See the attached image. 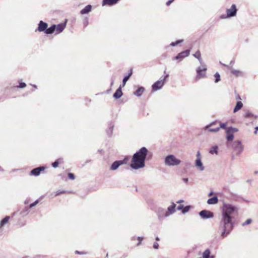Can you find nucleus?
Returning <instances> with one entry per match:
<instances>
[{"instance_id": "obj_1", "label": "nucleus", "mask_w": 258, "mask_h": 258, "mask_svg": "<svg viewBox=\"0 0 258 258\" xmlns=\"http://www.w3.org/2000/svg\"><path fill=\"white\" fill-rule=\"evenodd\" d=\"M147 153V149L145 147H142L133 155L130 167L135 170L144 168Z\"/></svg>"}, {"instance_id": "obj_2", "label": "nucleus", "mask_w": 258, "mask_h": 258, "mask_svg": "<svg viewBox=\"0 0 258 258\" xmlns=\"http://www.w3.org/2000/svg\"><path fill=\"white\" fill-rule=\"evenodd\" d=\"M232 217H226L221 215L219 223V228L221 229V237L223 239L226 237L233 228Z\"/></svg>"}, {"instance_id": "obj_3", "label": "nucleus", "mask_w": 258, "mask_h": 258, "mask_svg": "<svg viewBox=\"0 0 258 258\" xmlns=\"http://www.w3.org/2000/svg\"><path fill=\"white\" fill-rule=\"evenodd\" d=\"M181 162V161L173 154L168 155L164 158V164L167 166H178Z\"/></svg>"}, {"instance_id": "obj_4", "label": "nucleus", "mask_w": 258, "mask_h": 258, "mask_svg": "<svg viewBox=\"0 0 258 258\" xmlns=\"http://www.w3.org/2000/svg\"><path fill=\"white\" fill-rule=\"evenodd\" d=\"M236 210V208L230 204H224L222 208V215L227 217H232L231 215Z\"/></svg>"}, {"instance_id": "obj_5", "label": "nucleus", "mask_w": 258, "mask_h": 258, "mask_svg": "<svg viewBox=\"0 0 258 258\" xmlns=\"http://www.w3.org/2000/svg\"><path fill=\"white\" fill-rule=\"evenodd\" d=\"M237 9L235 4H232L230 9L226 10V14H223L220 16L221 19H225L228 18L233 17L236 15Z\"/></svg>"}, {"instance_id": "obj_6", "label": "nucleus", "mask_w": 258, "mask_h": 258, "mask_svg": "<svg viewBox=\"0 0 258 258\" xmlns=\"http://www.w3.org/2000/svg\"><path fill=\"white\" fill-rule=\"evenodd\" d=\"M232 148L236 152L237 155L240 154L243 150V146L240 141L237 140L233 142Z\"/></svg>"}, {"instance_id": "obj_7", "label": "nucleus", "mask_w": 258, "mask_h": 258, "mask_svg": "<svg viewBox=\"0 0 258 258\" xmlns=\"http://www.w3.org/2000/svg\"><path fill=\"white\" fill-rule=\"evenodd\" d=\"M156 213L159 221H162L165 218L169 217V214L167 213L166 210L163 208H157Z\"/></svg>"}, {"instance_id": "obj_8", "label": "nucleus", "mask_w": 258, "mask_h": 258, "mask_svg": "<svg viewBox=\"0 0 258 258\" xmlns=\"http://www.w3.org/2000/svg\"><path fill=\"white\" fill-rule=\"evenodd\" d=\"M207 71V67L205 64H202V67H198L197 69V77L196 79L199 80L202 78H204L206 76V71Z\"/></svg>"}, {"instance_id": "obj_9", "label": "nucleus", "mask_w": 258, "mask_h": 258, "mask_svg": "<svg viewBox=\"0 0 258 258\" xmlns=\"http://www.w3.org/2000/svg\"><path fill=\"white\" fill-rule=\"evenodd\" d=\"M190 50L188 49H186L184 51H183L180 53H179L176 56L174 57L172 59L173 60H178L179 61L182 60L184 58L188 56L189 54Z\"/></svg>"}, {"instance_id": "obj_10", "label": "nucleus", "mask_w": 258, "mask_h": 258, "mask_svg": "<svg viewBox=\"0 0 258 258\" xmlns=\"http://www.w3.org/2000/svg\"><path fill=\"white\" fill-rule=\"evenodd\" d=\"M200 216L203 219L212 218L214 216L213 213L208 210H202L199 213Z\"/></svg>"}, {"instance_id": "obj_11", "label": "nucleus", "mask_w": 258, "mask_h": 258, "mask_svg": "<svg viewBox=\"0 0 258 258\" xmlns=\"http://www.w3.org/2000/svg\"><path fill=\"white\" fill-rule=\"evenodd\" d=\"M164 81H162L161 80L156 81L152 86V90L153 91H156L161 89L164 85Z\"/></svg>"}, {"instance_id": "obj_12", "label": "nucleus", "mask_w": 258, "mask_h": 258, "mask_svg": "<svg viewBox=\"0 0 258 258\" xmlns=\"http://www.w3.org/2000/svg\"><path fill=\"white\" fill-rule=\"evenodd\" d=\"M125 163L124 160H117L114 161L111 165L110 169L111 170H116L120 165Z\"/></svg>"}, {"instance_id": "obj_13", "label": "nucleus", "mask_w": 258, "mask_h": 258, "mask_svg": "<svg viewBox=\"0 0 258 258\" xmlns=\"http://www.w3.org/2000/svg\"><path fill=\"white\" fill-rule=\"evenodd\" d=\"M45 167L43 166H40L32 169L30 172V175L34 176H38L41 171L44 170Z\"/></svg>"}, {"instance_id": "obj_14", "label": "nucleus", "mask_w": 258, "mask_h": 258, "mask_svg": "<svg viewBox=\"0 0 258 258\" xmlns=\"http://www.w3.org/2000/svg\"><path fill=\"white\" fill-rule=\"evenodd\" d=\"M48 25L46 23L42 21H40L38 24V27L37 30L39 32H45L46 28H47Z\"/></svg>"}, {"instance_id": "obj_15", "label": "nucleus", "mask_w": 258, "mask_h": 258, "mask_svg": "<svg viewBox=\"0 0 258 258\" xmlns=\"http://www.w3.org/2000/svg\"><path fill=\"white\" fill-rule=\"evenodd\" d=\"M196 167L200 169V171H202L204 170L205 167L203 165L201 161V157H198L196 160L195 163Z\"/></svg>"}, {"instance_id": "obj_16", "label": "nucleus", "mask_w": 258, "mask_h": 258, "mask_svg": "<svg viewBox=\"0 0 258 258\" xmlns=\"http://www.w3.org/2000/svg\"><path fill=\"white\" fill-rule=\"evenodd\" d=\"M66 23H60L57 25H55V31L56 34H59L62 32L66 27Z\"/></svg>"}, {"instance_id": "obj_17", "label": "nucleus", "mask_w": 258, "mask_h": 258, "mask_svg": "<svg viewBox=\"0 0 258 258\" xmlns=\"http://www.w3.org/2000/svg\"><path fill=\"white\" fill-rule=\"evenodd\" d=\"M175 207L176 204L174 203H172L171 205L168 207L166 212L167 213L169 214V216L175 212Z\"/></svg>"}, {"instance_id": "obj_18", "label": "nucleus", "mask_w": 258, "mask_h": 258, "mask_svg": "<svg viewBox=\"0 0 258 258\" xmlns=\"http://www.w3.org/2000/svg\"><path fill=\"white\" fill-rule=\"evenodd\" d=\"M216 122H213L212 123H211L210 124L206 125L205 126V128H208V132H217L219 131L220 130V127H216V128H209L210 126H213L214 124H215Z\"/></svg>"}, {"instance_id": "obj_19", "label": "nucleus", "mask_w": 258, "mask_h": 258, "mask_svg": "<svg viewBox=\"0 0 258 258\" xmlns=\"http://www.w3.org/2000/svg\"><path fill=\"white\" fill-rule=\"evenodd\" d=\"M121 85L116 90L115 92L113 94V97L115 99L120 98L122 95V92L121 91Z\"/></svg>"}, {"instance_id": "obj_20", "label": "nucleus", "mask_w": 258, "mask_h": 258, "mask_svg": "<svg viewBox=\"0 0 258 258\" xmlns=\"http://www.w3.org/2000/svg\"><path fill=\"white\" fill-rule=\"evenodd\" d=\"M203 258H215V256L211 254V251L208 248L203 252Z\"/></svg>"}, {"instance_id": "obj_21", "label": "nucleus", "mask_w": 258, "mask_h": 258, "mask_svg": "<svg viewBox=\"0 0 258 258\" xmlns=\"http://www.w3.org/2000/svg\"><path fill=\"white\" fill-rule=\"evenodd\" d=\"M91 10L92 6L90 5H88L80 11V13L82 15L86 14L91 12Z\"/></svg>"}, {"instance_id": "obj_22", "label": "nucleus", "mask_w": 258, "mask_h": 258, "mask_svg": "<svg viewBox=\"0 0 258 258\" xmlns=\"http://www.w3.org/2000/svg\"><path fill=\"white\" fill-rule=\"evenodd\" d=\"M144 91L145 88L143 87H140L134 93V94L137 97H140Z\"/></svg>"}, {"instance_id": "obj_23", "label": "nucleus", "mask_w": 258, "mask_h": 258, "mask_svg": "<svg viewBox=\"0 0 258 258\" xmlns=\"http://www.w3.org/2000/svg\"><path fill=\"white\" fill-rule=\"evenodd\" d=\"M218 199L217 196H214L211 198H210L207 201V203L209 205H214L218 203Z\"/></svg>"}, {"instance_id": "obj_24", "label": "nucleus", "mask_w": 258, "mask_h": 258, "mask_svg": "<svg viewBox=\"0 0 258 258\" xmlns=\"http://www.w3.org/2000/svg\"><path fill=\"white\" fill-rule=\"evenodd\" d=\"M10 218V217L9 216H6L0 221V229L8 223Z\"/></svg>"}, {"instance_id": "obj_25", "label": "nucleus", "mask_w": 258, "mask_h": 258, "mask_svg": "<svg viewBox=\"0 0 258 258\" xmlns=\"http://www.w3.org/2000/svg\"><path fill=\"white\" fill-rule=\"evenodd\" d=\"M55 25H52L51 27L48 28H46L45 32L46 34H51L55 32Z\"/></svg>"}, {"instance_id": "obj_26", "label": "nucleus", "mask_w": 258, "mask_h": 258, "mask_svg": "<svg viewBox=\"0 0 258 258\" xmlns=\"http://www.w3.org/2000/svg\"><path fill=\"white\" fill-rule=\"evenodd\" d=\"M132 70H131L130 73L127 76L124 77L122 80V85L121 86L122 87H123L125 85L126 82L128 81L130 77L132 75Z\"/></svg>"}, {"instance_id": "obj_27", "label": "nucleus", "mask_w": 258, "mask_h": 258, "mask_svg": "<svg viewBox=\"0 0 258 258\" xmlns=\"http://www.w3.org/2000/svg\"><path fill=\"white\" fill-rule=\"evenodd\" d=\"M243 106V103L241 101H237L235 106L233 112H236L238 110H239Z\"/></svg>"}, {"instance_id": "obj_28", "label": "nucleus", "mask_w": 258, "mask_h": 258, "mask_svg": "<svg viewBox=\"0 0 258 258\" xmlns=\"http://www.w3.org/2000/svg\"><path fill=\"white\" fill-rule=\"evenodd\" d=\"M234 136L230 131H229L227 129L226 130V139L228 141H231L233 139Z\"/></svg>"}, {"instance_id": "obj_29", "label": "nucleus", "mask_w": 258, "mask_h": 258, "mask_svg": "<svg viewBox=\"0 0 258 258\" xmlns=\"http://www.w3.org/2000/svg\"><path fill=\"white\" fill-rule=\"evenodd\" d=\"M231 73L233 75H235L236 77L242 76L243 75V73L242 72H241L239 70H236L234 69L231 70Z\"/></svg>"}, {"instance_id": "obj_30", "label": "nucleus", "mask_w": 258, "mask_h": 258, "mask_svg": "<svg viewBox=\"0 0 258 258\" xmlns=\"http://www.w3.org/2000/svg\"><path fill=\"white\" fill-rule=\"evenodd\" d=\"M194 56L196 58H197L200 63L202 64H203V60L201 57V53H200V51H197L195 54H193Z\"/></svg>"}, {"instance_id": "obj_31", "label": "nucleus", "mask_w": 258, "mask_h": 258, "mask_svg": "<svg viewBox=\"0 0 258 258\" xmlns=\"http://www.w3.org/2000/svg\"><path fill=\"white\" fill-rule=\"evenodd\" d=\"M209 153L211 154H217L218 153V147L217 146L212 147L209 150Z\"/></svg>"}, {"instance_id": "obj_32", "label": "nucleus", "mask_w": 258, "mask_h": 258, "mask_svg": "<svg viewBox=\"0 0 258 258\" xmlns=\"http://www.w3.org/2000/svg\"><path fill=\"white\" fill-rule=\"evenodd\" d=\"M62 162V159H57L54 162L52 163V166L53 168H56L58 167V165L59 163H61Z\"/></svg>"}, {"instance_id": "obj_33", "label": "nucleus", "mask_w": 258, "mask_h": 258, "mask_svg": "<svg viewBox=\"0 0 258 258\" xmlns=\"http://www.w3.org/2000/svg\"><path fill=\"white\" fill-rule=\"evenodd\" d=\"M113 125L110 124L108 127V129L107 130V134L109 136H110L112 133Z\"/></svg>"}, {"instance_id": "obj_34", "label": "nucleus", "mask_w": 258, "mask_h": 258, "mask_svg": "<svg viewBox=\"0 0 258 258\" xmlns=\"http://www.w3.org/2000/svg\"><path fill=\"white\" fill-rule=\"evenodd\" d=\"M215 78V83H217L220 81V75L219 73L217 72L214 75Z\"/></svg>"}, {"instance_id": "obj_35", "label": "nucleus", "mask_w": 258, "mask_h": 258, "mask_svg": "<svg viewBox=\"0 0 258 258\" xmlns=\"http://www.w3.org/2000/svg\"><path fill=\"white\" fill-rule=\"evenodd\" d=\"M229 131H230L232 134L238 132V129L233 127H229L227 128Z\"/></svg>"}, {"instance_id": "obj_36", "label": "nucleus", "mask_w": 258, "mask_h": 258, "mask_svg": "<svg viewBox=\"0 0 258 258\" xmlns=\"http://www.w3.org/2000/svg\"><path fill=\"white\" fill-rule=\"evenodd\" d=\"M182 41H183L182 40H179L176 41V42H171L170 45L172 46H175L179 43H181Z\"/></svg>"}, {"instance_id": "obj_37", "label": "nucleus", "mask_w": 258, "mask_h": 258, "mask_svg": "<svg viewBox=\"0 0 258 258\" xmlns=\"http://www.w3.org/2000/svg\"><path fill=\"white\" fill-rule=\"evenodd\" d=\"M251 219H247L244 223H242V226H245L246 225H248L251 223Z\"/></svg>"}, {"instance_id": "obj_38", "label": "nucleus", "mask_w": 258, "mask_h": 258, "mask_svg": "<svg viewBox=\"0 0 258 258\" xmlns=\"http://www.w3.org/2000/svg\"><path fill=\"white\" fill-rule=\"evenodd\" d=\"M66 191L65 190H57L56 192H55V196H57L60 194H64L66 193Z\"/></svg>"}, {"instance_id": "obj_39", "label": "nucleus", "mask_w": 258, "mask_h": 258, "mask_svg": "<svg viewBox=\"0 0 258 258\" xmlns=\"http://www.w3.org/2000/svg\"><path fill=\"white\" fill-rule=\"evenodd\" d=\"M190 208V207L189 206H185L182 210V213L184 214L187 212L189 210Z\"/></svg>"}, {"instance_id": "obj_40", "label": "nucleus", "mask_w": 258, "mask_h": 258, "mask_svg": "<svg viewBox=\"0 0 258 258\" xmlns=\"http://www.w3.org/2000/svg\"><path fill=\"white\" fill-rule=\"evenodd\" d=\"M253 116V114L249 111H247L244 115V116L247 118L250 117H251Z\"/></svg>"}, {"instance_id": "obj_41", "label": "nucleus", "mask_w": 258, "mask_h": 258, "mask_svg": "<svg viewBox=\"0 0 258 258\" xmlns=\"http://www.w3.org/2000/svg\"><path fill=\"white\" fill-rule=\"evenodd\" d=\"M38 203H39V200H37L34 203H33L30 205V208H32L33 207H35Z\"/></svg>"}, {"instance_id": "obj_42", "label": "nucleus", "mask_w": 258, "mask_h": 258, "mask_svg": "<svg viewBox=\"0 0 258 258\" xmlns=\"http://www.w3.org/2000/svg\"><path fill=\"white\" fill-rule=\"evenodd\" d=\"M68 177L72 180H73L75 179V175L72 173H69L68 174Z\"/></svg>"}, {"instance_id": "obj_43", "label": "nucleus", "mask_w": 258, "mask_h": 258, "mask_svg": "<svg viewBox=\"0 0 258 258\" xmlns=\"http://www.w3.org/2000/svg\"><path fill=\"white\" fill-rule=\"evenodd\" d=\"M226 125H227V123H221L220 125V128H222L223 129H227L226 128Z\"/></svg>"}, {"instance_id": "obj_44", "label": "nucleus", "mask_w": 258, "mask_h": 258, "mask_svg": "<svg viewBox=\"0 0 258 258\" xmlns=\"http://www.w3.org/2000/svg\"><path fill=\"white\" fill-rule=\"evenodd\" d=\"M26 85L25 83L21 82L19 84V87L20 88H23L26 87Z\"/></svg>"}, {"instance_id": "obj_45", "label": "nucleus", "mask_w": 258, "mask_h": 258, "mask_svg": "<svg viewBox=\"0 0 258 258\" xmlns=\"http://www.w3.org/2000/svg\"><path fill=\"white\" fill-rule=\"evenodd\" d=\"M137 239L139 241V242L137 244V246H139L141 244V242L143 240V238L142 237H138Z\"/></svg>"}, {"instance_id": "obj_46", "label": "nucleus", "mask_w": 258, "mask_h": 258, "mask_svg": "<svg viewBox=\"0 0 258 258\" xmlns=\"http://www.w3.org/2000/svg\"><path fill=\"white\" fill-rule=\"evenodd\" d=\"M159 247V244L157 242H155L153 244V248L155 249H158Z\"/></svg>"}, {"instance_id": "obj_47", "label": "nucleus", "mask_w": 258, "mask_h": 258, "mask_svg": "<svg viewBox=\"0 0 258 258\" xmlns=\"http://www.w3.org/2000/svg\"><path fill=\"white\" fill-rule=\"evenodd\" d=\"M183 208V205H181L177 207V209L178 211L182 210Z\"/></svg>"}, {"instance_id": "obj_48", "label": "nucleus", "mask_w": 258, "mask_h": 258, "mask_svg": "<svg viewBox=\"0 0 258 258\" xmlns=\"http://www.w3.org/2000/svg\"><path fill=\"white\" fill-rule=\"evenodd\" d=\"M174 0H169L167 3H166V5L167 6H169Z\"/></svg>"}, {"instance_id": "obj_49", "label": "nucleus", "mask_w": 258, "mask_h": 258, "mask_svg": "<svg viewBox=\"0 0 258 258\" xmlns=\"http://www.w3.org/2000/svg\"><path fill=\"white\" fill-rule=\"evenodd\" d=\"M168 76H169V75H168V74L166 75L164 77L163 79H162L161 80H162V81H164V82L165 83V80L166 79V78H168Z\"/></svg>"}, {"instance_id": "obj_50", "label": "nucleus", "mask_w": 258, "mask_h": 258, "mask_svg": "<svg viewBox=\"0 0 258 258\" xmlns=\"http://www.w3.org/2000/svg\"><path fill=\"white\" fill-rule=\"evenodd\" d=\"M183 181L185 183H187L188 181V179L187 178H184L183 179Z\"/></svg>"}, {"instance_id": "obj_51", "label": "nucleus", "mask_w": 258, "mask_h": 258, "mask_svg": "<svg viewBox=\"0 0 258 258\" xmlns=\"http://www.w3.org/2000/svg\"><path fill=\"white\" fill-rule=\"evenodd\" d=\"M84 26H87L88 25V20H87V19H86V21H85V22H84Z\"/></svg>"}, {"instance_id": "obj_52", "label": "nucleus", "mask_w": 258, "mask_h": 258, "mask_svg": "<svg viewBox=\"0 0 258 258\" xmlns=\"http://www.w3.org/2000/svg\"><path fill=\"white\" fill-rule=\"evenodd\" d=\"M200 155H200V152L199 151H198V152H197V158H198V157H200Z\"/></svg>"}, {"instance_id": "obj_53", "label": "nucleus", "mask_w": 258, "mask_h": 258, "mask_svg": "<svg viewBox=\"0 0 258 258\" xmlns=\"http://www.w3.org/2000/svg\"><path fill=\"white\" fill-rule=\"evenodd\" d=\"M182 202H183V200H180L177 201V203L179 204V203H182Z\"/></svg>"}, {"instance_id": "obj_54", "label": "nucleus", "mask_w": 258, "mask_h": 258, "mask_svg": "<svg viewBox=\"0 0 258 258\" xmlns=\"http://www.w3.org/2000/svg\"><path fill=\"white\" fill-rule=\"evenodd\" d=\"M75 253H78V254H83V252H79V251H78V250H76V251H75Z\"/></svg>"}, {"instance_id": "obj_55", "label": "nucleus", "mask_w": 258, "mask_h": 258, "mask_svg": "<svg viewBox=\"0 0 258 258\" xmlns=\"http://www.w3.org/2000/svg\"><path fill=\"white\" fill-rule=\"evenodd\" d=\"M213 192L212 191L210 192L209 194H208V196L209 197H210L212 195H213Z\"/></svg>"}, {"instance_id": "obj_56", "label": "nucleus", "mask_w": 258, "mask_h": 258, "mask_svg": "<svg viewBox=\"0 0 258 258\" xmlns=\"http://www.w3.org/2000/svg\"><path fill=\"white\" fill-rule=\"evenodd\" d=\"M156 241H159L160 240V239H159V238L158 236L156 237Z\"/></svg>"}, {"instance_id": "obj_57", "label": "nucleus", "mask_w": 258, "mask_h": 258, "mask_svg": "<svg viewBox=\"0 0 258 258\" xmlns=\"http://www.w3.org/2000/svg\"><path fill=\"white\" fill-rule=\"evenodd\" d=\"M233 63H234V61H231V62H230V64L231 65H232V64H233Z\"/></svg>"}, {"instance_id": "obj_58", "label": "nucleus", "mask_w": 258, "mask_h": 258, "mask_svg": "<svg viewBox=\"0 0 258 258\" xmlns=\"http://www.w3.org/2000/svg\"><path fill=\"white\" fill-rule=\"evenodd\" d=\"M237 99H241L240 96L238 95L237 97H236Z\"/></svg>"}, {"instance_id": "obj_59", "label": "nucleus", "mask_w": 258, "mask_h": 258, "mask_svg": "<svg viewBox=\"0 0 258 258\" xmlns=\"http://www.w3.org/2000/svg\"><path fill=\"white\" fill-rule=\"evenodd\" d=\"M255 130L258 131V126L255 127Z\"/></svg>"}, {"instance_id": "obj_60", "label": "nucleus", "mask_w": 258, "mask_h": 258, "mask_svg": "<svg viewBox=\"0 0 258 258\" xmlns=\"http://www.w3.org/2000/svg\"><path fill=\"white\" fill-rule=\"evenodd\" d=\"M33 86L35 88H37V86L35 85H33Z\"/></svg>"}, {"instance_id": "obj_61", "label": "nucleus", "mask_w": 258, "mask_h": 258, "mask_svg": "<svg viewBox=\"0 0 258 258\" xmlns=\"http://www.w3.org/2000/svg\"><path fill=\"white\" fill-rule=\"evenodd\" d=\"M257 131L255 130V131L254 132V134H256V133H257Z\"/></svg>"}, {"instance_id": "obj_62", "label": "nucleus", "mask_w": 258, "mask_h": 258, "mask_svg": "<svg viewBox=\"0 0 258 258\" xmlns=\"http://www.w3.org/2000/svg\"><path fill=\"white\" fill-rule=\"evenodd\" d=\"M257 173H258V171H255V172H254V174H257Z\"/></svg>"}, {"instance_id": "obj_63", "label": "nucleus", "mask_w": 258, "mask_h": 258, "mask_svg": "<svg viewBox=\"0 0 258 258\" xmlns=\"http://www.w3.org/2000/svg\"><path fill=\"white\" fill-rule=\"evenodd\" d=\"M113 84V80L112 81V82L111 83V85H112Z\"/></svg>"}, {"instance_id": "obj_64", "label": "nucleus", "mask_w": 258, "mask_h": 258, "mask_svg": "<svg viewBox=\"0 0 258 258\" xmlns=\"http://www.w3.org/2000/svg\"><path fill=\"white\" fill-rule=\"evenodd\" d=\"M28 256H25V257H23L22 258H28Z\"/></svg>"}]
</instances>
